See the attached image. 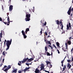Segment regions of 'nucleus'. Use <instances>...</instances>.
I'll use <instances>...</instances> for the list:
<instances>
[{
  "label": "nucleus",
  "mask_w": 73,
  "mask_h": 73,
  "mask_svg": "<svg viewBox=\"0 0 73 73\" xmlns=\"http://www.w3.org/2000/svg\"><path fill=\"white\" fill-rule=\"evenodd\" d=\"M11 42H12V39H11L10 40H7L6 42V46H7V48H6V50H8L9 48V47H10V45L11 44Z\"/></svg>",
  "instance_id": "1"
},
{
  "label": "nucleus",
  "mask_w": 73,
  "mask_h": 73,
  "mask_svg": "<svg viewBox=\"0 0 73 73\" xmlns=\"http://www.w3.org/2000/svg\"><path fill=\"white\" fill-rule=\"evenodd\" d=\"M26 18H25V20L26 21H29L30 20V17H31V14H29L28 13L26 12Z\"/></svg>",
  "instance_id": "2"
},
{
  "label": "nucleus",
  "mask_w": 73,
  "mask_h": 73,
  "mask_svg": "<svg viewBox=\"0 0 73 73\" xmlns=\"http://www.w3.org/2000/svg\"><path fill=\"white\" fill-rule=\"evenodd\" d=\"M71 11H73V7L72 9V6H70V8H69V10L67 13L68 15H70V13H71Z\"/></svg>",
  "instance_id": "3"
},
{
  "label": "nucleus",
  "mask_w": 73,
  "mask_h": 73,
  "mask_svg": "<svg viewBox=\"0 0 73 73\" xmlns=\"http://www.w3.org/2000/svg\"><path fill=\"white\" fill-rule=\"evenodd\" d=\"M71 25L70 24V22L69 23V25L67 24V28H66V30L68 31V30H69V29L70 30H71Z\"/></svg>",
  "instance_id": "4"
},
{
  "label": "nucleus",
  "mask_w": 73,
  "mask_h": 73,
  "mask_svg": "<svg viewBox=\"0 0 73 73\" xmlns=\"http://www.w3.org/2000/svg\"><path fill=\"white\" fill-rule=\"evenodd\" d=\"M62 49L63 50L64 52H68V48L67 47H63Z\"/></svg>",
  "instance_id": "5"
},
{
  "label": "nucleus",
  "mask_w": 73,
  "mask_h": 73,
  "mask_svg": "<svg viewBox=\"0 0 73 73\" xmlns=\"http://www.w3.org/2000/svg\"><path fill=\"white\" fill-rule=\"evenodd\" d=\"M41 66L40 67V68L41 69L40 70H43V69H44V67L45 66L44 65V64L42 63H41L40 64Z\"/></svg>",
  "instance_id": "6"
},
{
  "label": "nucleus",
  "mask_w": 73,
  "mask_h": 73,
  "mask_svg": "<svg viewBox=\"0 0 73 73\" xmlns=\"http://www.w3.org/2000/svg\"><path fill=\"white\" fill-rule=\"evenodd\" d=\"M22 35H23L24 36V38H26L27 37V35H25V33L24 32V30H23L22 32Z\"/></svg>",
  "instance_id": "7"
},
{
  "label": "nucleus",
  "mask_w": 73,
  "mask_h": 73,
  "mask_svg": "<svg viewBox=\"0 0 73 73\" xmlns=\"http://www.w3.org/2000/svg\"><path fill=\"white\" fill-rule=\"evenodd\" d=\"M62 20H61L60 21V24H61V29L62 30H63V27H64V25H63V24H62L63 23H62Z\"/></svg>",
  "instance_id": "8"
},
{
  "label": "nucleus",
  "mask_w": 73,
  "mask_h": 73,
  "mask_svg": "<svg viewBox=\"0 0 73 73\" xmlns=\"http://www.w3.org/2000/svg\"><path fill=\"white\" fill-rule=\"evenodd\" d=\"M7 21L8 22L7 23V25H9V24H10V19H9V17L7 18Z\"/></svg>",
  "instance_id": "9"
},
{
  "label": "nucleus",
  "mask_w": 73,
  "mask_h": 73,
  "mask_svg": "<svg viewBox=\"0 0 73 73\" xmlns=\"http://www.w3.org/2000/svg\"><path fill=\"white\" fill-rule=\"evenodd\" d=\"M71 67H72V66L70 65V64L68 63L67 64V67L68 68V69H69L71 68Z\"/></svg>",
  "instance_id": "10"
},
{
  "label": "nucleus",
  "mask_w": 73,
  "mask_h": 73,
  "mask_svg": "<svg viewBox=\"0 0 73 73\" xmlns=\"http://www.w3.org/2000/svg\"><path fill=\"white\" fill-rule=\"evenodd\" d=\"M28 60V58H27L23 59V61H22V62L23 63H24V62H26L27 60Z\"/></svg>",
  "instance_id": "11"
},
{
  "label": "nucleus",
  "mask_w": 73,
  "mask_h": 73,
  "mask_svg": "<svg viewBox=\"0 0 73 73\" xmlns=\"http://www.w3.org/2000/svg\"><path fill=\"white\" fill-rule=\"evenodd\" d=\"M35 73H40V70L38 69V68H36L35 69Z\"/></svg>",
  "instance_id": "12"
},
{
  "label": "nucleus",
  "mask_w": 73,
  "mask_h": 73,
  "mask_svg": "<svg viewBox=\"0 0 73 73\" xmlns=\"http://www.w3.org/2000/svg\"><path fill=\"white\" fill-rule=\"evenodd\" d=\"M9 9L10 11H12V9H13V6L11 5L9 7Z\"/></svg>",
  "instance_id": "13"
},
{
  "label": "nucleus",
  "mask_w": 73,
  "mask_h": 73,
  "mask_svg": "<svg viewBox=\"0 0 73 73\" xmlns=\"http://www.w3.org/2000/svg\"><path fill=\"white\" fill-rule=\"evenodd\" d=\"M67 43L68 44V45H71V44H72V42H71V41H70V40H69L67 41Z\"/></svg>",
  "instance_id": "14"
},
{
  "label": "nucleus",
  "mask_w": 73,
  "mask_h": 73,
  "mask_svg": "<svg viewBox=\"0 0 73 73\" xmlns=\"http://www.w3.org/2000/svg\"><path fill=\"white\" fill-rule=\"evenodd\" d=\"M28 31H29V28H26V29L25 33L27 34V32H28Z\"/></svg>",
  "instance_id": "15"
},
{
  "label": "nucleus",
  "mask_w": 73,
  "mask_h": 73,
  "mask_svg": "<svg viewBox=\"0 0 73 73\" xmlns=\"http://www.w3.org/2000/svg\"><path fill=\"white\" fill-rule=\"evenodd\" d=\"M28 70H29L28 68H27V67H26L25 69H24L23 70V71L24 72V73H25V72H27Z\"/></svg>",
  "instance_id": "16"
},
{
  "label": "nucleus",
  "mask_w": 73,
  "mask_h": 73,
  "mask_svg": "<svg viewBox=\"0 0 73 73\" xmlns=\"http://www.w3.org/2000/svg\"><path fill=\"white\" fill-rule=\"evenodd\" d=\"M46 65H48V64H51V63H50V62L49 61H46Z\"/></svg>",
  "instance_id": "17"
},
{
  "label": "nucleus",
  "mask_w": 73,
  "mask_h": 73,
  "mask_svg": "<svg viewBox=\"0 0 73 73\" xmlns=\"http://www.w3.org/2000/svg\"><path fill=\"white\" fill-rule=\"evenodd\" d=\"M56 22L57 25H58V27L59 26V24H60V21L58 20H56Z\"/></svg>",
  "instance_id": "18"
},
{
  "label": "nucleus",
  "mask_w": 73,
  "mask_h": 73,
  "mask_svg": "<svg viewBox=\"0 0 73 73\" xmlns=\"http://www.w3.org/2000/svg\"><path fill=\"white\" fill-rule=\"evenodd\" d=\"M64 60H62L61 62V63H62V66L63 67L64 66V64H63V63H64Z\"/></svg>",
  "instance_id": "19"
},
{
  "label": "nucleus",
  "mask_w": 73,
  "mask_h": 73,
  "mask_svg": "<svg viewBox=\"0 0 73 73\" xmlns=\"http://www.w3.org/2000/svg\"><path fill=\"white\" fill-rule=\"evenodd\" d=\"M17 69L13 70V71H12V72L13 73H15L16 72H17Z\"/></svg>",
  "instance_id": "20"
},
{
  "label": "nucleus",
  "mask_w": 73,
  "mask_h": 73,
  "mask_svg": "<svg viewBox=\"0 0 73 73\" xmlns=\"http://www.w3.org/2000/svg\"><path fill=\"white\" fill-rule=\"evenodd\" d=\"M11 66L10 65H9L7 66V69L8 70H9V69H11Z\"/></svg>",
  "instance_id": "21"
},
{
  "label": "nucleus",
  "mask_w": 73,
  "mask_h": 73,
  "mask_svg": "<svg viewBox=\"0 0 73 73\" xmlns=\"http://www.w3.org/2000/svg\"><path fill=\"white\" fill-rule=\"evenodd\" d=\"M56 44L57 46H58V47H60V43L58 42H57L56 43Z\"/></svg>",
  "instance_id": "22"
},
{
  "label": "nucleus",
  "mask_w": 73,
  "mask_h": 73,
  "mask_svg": "<svg viewBox=\"0 0 73 73\" xmlns=\"http://www.w3.org/2000/svg\"><path fill=\"white\" fill-rule=\"evenodd\" d=\"M8 70V69L7 68H5L4 70V71L5 72H6V73L7 72H8V71H7Z\"/></svg>",
  "instance_id": "23"
},
{
  "label": "nucleus",
  "mask_w": 73,
  "mask_h": 73,
  "mask_svg": "<svg viewBox=\"0 0 73 73\" xmlns=\"http://www.w3.org/2000/svg\"><path fill=\"white\" fill-rule=\"evenodd\" d=\"M2 22L3 23H5V25H7V23L6 22H5L4 20H3L2 21Z\"/></svg>",
  "instance_id": "24"
},
{
  "label": "nucleus",
  "mask_w": 73,
  "mask_h": 73,
  "mask_svg": "<svg viewBox=\"0 0 73 73\" xmlns=\"http://www.w3.org/2000/svg\"><path fill=\"white\" fill-rule=\"evenodd\" d=\"M45 51H48V48H47V47L45 46Z\"/></svg>",
  "instance_id": "25"
},
{
  "label": "nucleus",
  "mask_w": 73,
  "mask_h": 73,
  "mask_svg": "<svg viewBox=\"0 0 73 73\" xmlns=\"http://www.w3.org/2000/svg\"><path fill=\"white\" fill-rule=\"evenodd\" d=\"M47 56H51V54H50V53L48 52H47Z\"/></svg>",
  "instance_id": "26"
},
{
  "label": "nucleus",
  "mask_w": 73,
  "mask_h": 73,
  "mask_svg": "<svg viewBox=\"0 0 73 73\" xmlns=\"http://www.w3.org/2000/svg\"><path fill=\"white\" fill-rule=\"evenodd\" d=\"M28 60L27 61V62H30L31 61L30 59H29L28 58Z\"/></svg>",
  "instance_id": "27"
},
{
  "label": "nucleus",
  "mask_w": 73,
  "mask_h": 73,
  "mask_svg": "<svg viewBox=\"0 0 73 73\" xmlns=\"http://www.w3.org/2000/svg\"><path fill=\"white\" fill-rule=\"evenodd\" d=\"M65 45L66 46L65 47H68V43H67L66 42L65 43Z\"/></svg>",
  "instance_id": "28"
},
{
  "label": "nucleus",
  "mask_w": 73,
  "mask_h": 73,
  "mask_svg": "<svg viewBox=\"0 0 73 73\" xmlns=\"http://www.w3.org/2000/svg\"><path fill=\"white\" fill-rule=\"evenodd\" d=\"M2 35H3V34H2V32L0 33V37H1V38H2Z\"/></svg>",
  "instance_id": "29"
},
{
  "label": "nucleus",
  "mask_w": 73,
  "mask_h": 73,
  "mask_svg": "<svg viewBox=\"0 0 73 73\" xmlns=\"http://www.w3.org/2000/svg\"><path fill=\"white\" fill-rule=\"evenodd\" d=\"M7 66L6 65H5L4 66V68H2V70H4V69L5 68H7Z\"/></svg>",
  "instance_id": "30"
},
{
  "label": "nucleus",
  "mask_w": 73,
  "mask_h": 73,
  "mask_svg": "<svg viewBox=\"0 0 73 73\" xmlns=\"http://www.w3.org/2000/svg\"><path fill=\"white\" fill-rule=\"evenodd\" d=\"M2 54L3 56H5V51H4L3 53Z\"/></svg>",
  "instance_id": "31"
},
{
  "label": "nucleus",
  "mask_w": 73,
  "mask_h": 73,
  "mask_svg": "<svg viewBox=\"0 0 73 73\" xmlns=\"http://www.w3.org/2000/svg\"><path fill=\"white\" fill-rule=\"evenodd\" d=\"M44 33L46 36H48V33H47L46 31Z\"/></svg>",
  "instance_id": "32"
},
{
  "label": "nucleus",
  "mask_w": 73,
  "mask_h": 73,
  "mask_svg": "<svg viewBox=\"0 0 73 73\" xmlns=\"http://www.w3.org/2000/svg\"><path fill=\"white\" fill-rule=\"evenodd\" d=\"M47 43L48 44H50V45H51V43L50 42V41H48Z\"/></svg>",
  "instance_id": "33"
},
{
  "label": "nucleus",
  "mask_w": 73,
  "mask_h": 73,
  "mask_svg": "<svg viewBox=\"0 0 73 73\" xmlns=\"http://www.w3.org/2000/svg\"><path fill=\"white\" fill-rule=\"evenodd\" d=\"M52 46L54 47V48H55L56 49H57V47H56V46H55V45L54 44H53L52 45Z\"/></svg>",
  "instance_id": "34"
},
{
  "label": "nucleus",
  "mask_w": 73,
  "mask_h": 73,
  "mask_svg": "<svg viewBox=\"0 0 73 73\" xmlns=\"http://www.w3.org/2000/svg\"><path fill=\"white\" fill-rule=\"evenodd\" d=\"M38 60V59H37L36 58V60H34V62H36Z\"/></svg>",
  "instance_id": "35"
},
{
  "label": "nucleus",
  "mask_w": 73,
  "mask_h": 73,
  "mask_svg": "<svg viewBox=\"0 0 73 73\" xmlns=\"http://www.w3.org/2000/svg\"><path fill=\"white\" fill-rule=\"evenodd\" d=\"M46 25V22H45V23H44V25H43V27H44V25Z\"/></svg>",
  "instance_id": "36"
},
{
  "label": "nucleus",
  "mask_w": 73,
  "mask_h": 73,
  "mask_svg": "<svg viewBox=\"0 0 73 73\" xmlns=\"http://www.w3.org/2000/svg\"><path fill=\"white\" fill-rule=\"evenodd\" d=\"M67 61L68 62H71V60H67Z\"/></svg>",
  "instance_id": "37"
},
{
  "label": "nucleus",
  "mask_w": 73,
  "mask_h": 73,
  "mask_svg": "<svg viewBox=\"0 0 73 73\" xmlns=\"http://www.w3.org/2000/svg\"><path fill=\"white\" fill-rule=\"evenodd\" d=\"M19 63L20 64H23V61H19Z\"/></svg>",
  "instance_id": "38"
},
{
  "label": "nucleus",
  "mask_w": 73,
  "mask_h": 73,
  "mask_svg": "<svg viewBox=\"0 0 73 73\" xmlns=\"http://www.w3.org/2000/svg\"><path fill=\"white\" fill-rule=\"evenodd\" d=\"M30 61H33V60H34V58H30Z\"/></svg>",
  "instance_id": "39"
},
{
  "label": "nucleus",
  "mask_w": 73,
  "mask_h": 73,
  "mask_svg": "<svg viewBox=\"0 0 73 73\" xmlns=\"http://www.w3.org/2000/svg\"><path fill=\"white\" fill-rule=\"evenodd\" d=\"M72 36H70V38H69V40H72Z\"/></svg>",
  "instance_id": "40"
},
{
  "label": "nucleus",
  "mask_w": 73,
  "mask_h": 73,
  "mask_svg": "<svg viewBox=\"0 0 73 73\" xmlns=\"http://www.w3.org/2000/svg\"><path fill=\"white\" fill-rule=\"evenodd\" d=\"M52 64H50V66L49 67V68L50 69V68H52Z\"/></svg>",
  "instance_id": "41"
},
{
  "label": "nucleus",
  "mask_w": 73,
  "mask_h": 73,
  "mask_svg": "<svg viewBox=\"0 0 73 73\" xmlns=\"http://www.w3.org/2000/svg\"><path fill=\"white\" fill-rule=\"evenodd\" d=\"M63 70H62V72H64V70H65V68H64V67H63Z\"/></svg>",
  "instance_id": "42"
},
{
  "label": "nucleus",
  "mask_w": 73,
  "mask_h": 73,
  "mask_svg": "<svg viewBox=\"0 0 73 73\" xmlns=\"http://www.w3.org/2000/svg\"><path fill=\"white\" fill-rule=\"evenodd\" d=\"M73 48H72V49L71 50V53H72V52H73Z\"/></svg>",
  "instance_id": "43"
},
{
  "label": "nucleus",
  "mask_w": 73,
  "mask_h": 73,
  "mask_svg": "<svg viewBox=\"0 0 73 73\" xmlns=\"http://www.w3.org/2000/svg\"><path fill=\"white\" fill-rule=\"evenodd\" d=\"M26 65H27V66H29V64H28L27 63H26Z\"/></svg>",
  "instance_id": "44"
},
{
  "label": "nucleus",
  "mask_w": 73,
  "mask_h": 73,
  "mask_svg": "<svg viewBox=\"0 0 73 73\" xmlns=\"http://www.w3.org/2000/svg\"><path fill=\"white\" fill-rule=\"evenodd\" d=\"M40 34L42 35V30H41L40 32Z\"/></svg>",
  "instance_id": "45"
},
{
  "label": "nucleus",
  "mask_w": 73,
  "mask_h": 73,
  "mask_svg": "<svg viewBox=\"0 0 73 73\" xmlns=\"http://www.w3.org/2000/svg\"><path fill=\"white\" fill-rule=\"evenodd\" d=\"M4 60H5V59L4 58L2 60H3V63H4Z\"/></svg>",
  "instance_id": "46"
},
{
  "label": "nucleus",
  "mask_w": 73,
  "mask_h": 73,
  "mask_svg": "<svg viewBox=\"0 0 73 73\" xmlns=\"http://www.w3.org/2000/svg\"><path fill=\"white\" fill-rule=\"evenodd\" d=\"M2 9H3H3H4V7H3V5H2Z\"/></svg>",
  "instance_id": "47"
},
{
  "label": "nucleus",
  "mask_w": 73,
  "mask_h": 73,
  "mask_svg": "<svg viewBox=\"0 0 73 73\" xmlns=\"http://www.w3.org/2000/svg\"><path fill=\"white\" fill-rule=\"evenodd\" d=\"M18 65H19V66H21V64H20L18 63Z\"/></svg>",
  "instance_id": "48"
},
{
  "label": "nucleus",
  "mask_w": 73,
  "mask_h": 73,
  "mask_svg": "<svg viewBox=\"0 0 73 73\" xmlns=\"http://www.w3.org/2000/svg\"><path fill=\"white\" fill-rule=\"evenodd\" d=\"M0 21H2V19L1 17H0Z\"/></svg>",
  "instance_id": "49"
},
{
  "label": "nucleus",
  "mask_w": 73,
  "mask_h": 73,
  "mask_svg": "<svg viewBox=\"0 0 73 73\" xmlns=\"http://www.w3.org/2000/svg\"><path fill=\"white\" fill-rule=\"evenodd\" d=\"M18 72L19 73H21V72H21V71H19Z\"/></svg>",
  "instance_id": "50"
},
{
  "label": "nucleus",
  "mask_w": 73,
  "mask_h": 73,
  "mask_svg": "<svg viewBox=\"0 0 73 73\" xmlns=\"http://www.w3.org/2000/svg\"><path fill=\"white\" fill-rule=\"evenodd\" d=\"M64 68L65 69L66 68V66H65V65H64Z\"/></svg>",
  "instance_id": "51"
},
{
  "label": "nucleus",
  "mask_w": 73,
  "mask_h": 73,
  "mask_svg": "<svg viewBox=\"0 0 73 73\" xmlns=\"http://www.w3.org/2000/svg\"><path fill=\"white\" fill-rule=\"evenodd\" d=\"M47 52H48V51H45V53L46 54H47Z\"/></svg>",
  "instance_id": "52"
},
{
  "label": "nucleus",
  "mask_w": 73,
  "mask_h": 73,
  "mask_svg": "<svg viewBox=\"0 0 73 73\" xmlns=\"http://www.w3.org/2000/svg\"><path fill=\"white\" fill-rule=\"evenodd\" d=\"M50 48H51V49H53V47H52V46L50 47Z\"/></svg>",
  "instance_id": "53"
},
{
  "label": "nucleus",
  "mask_w": 73,
  "mask_h": 73,
  "mask_svg": "<svg viewBox=\"0 0 73 73\" xmlns=\"http://www.w3.org/2000/svg\"><path fill=\"white\" fill-rule=\"evenodd\" d=\"M72 61H73V57L72 58Z\"/></svg>",
  "instance_id": "54"
},
{
  "label": "nucleus",
  "mask_w": 73,
  "mask_h": 73,
  "mask_svg": "<svg viewBox=\"0 0 73 73\" xmlns=\"http://www.w3.org/2000/svg\"><path fill=\"white\" fill-rule=\"evenodd\" d=\"M44 42H45V41H46V39H44Z\"/></svg>",
  "instance_id": "55"
},
{
  "label": "nucleus",
  "mask_w": 73,
  "mask_h": 73,
  "mask_svg": "<svg viewBox=\"0 0 73 73\" xmlns=\"http://www.w3.org/2000/svg\"><path fill=\"white\" fill-rule=\"evenodd\" d=\"M58 53L59 54H60V51H58Z\"/></svg>",
  "instance_id": "56"
},
{
  "label": "nucleus",
  "mask_w": 73,
  "mask_h": 73,
  "mask_svg": "<svg viewBox=\"0 0 73 73\" xmlns=\"http://www.w3.org/2000/svg\"><path fill=\"white\" fill-rule=\"evenodd\" d=\"M73 14H71V17H72V15Z\"/></svg>",
  "instance_id": "57"
},
{
  "label": "nucleus",
  "mask_w": 73,
  "mask_h": 73,
  "mask_svg": "<svg viewBox=\"0 0 73 73\" xmlns=\"http://www.w3.org/2000/svg\"><path fill=\"white\" fill-rule=\"evenodd\" d=\"M7 16H8V15H9V13H7Z\"/></svg>",
  "instance_id": "58"
},
{
  "label": "nucleus",
  "mask_w": 73,
  "mask_h": 73,
  "mask_svg": "<svg viewBox=\"0 0 73 73\" xmlns=\"http://www.w3.org/2000/svg\"><path fill=\"white\" fill-rule=\"evenodd\" d=\"M48 46H49L50 47V48L51 46H50V45H48Z\"/></svg>",
  "instance_id": "59"
},
{
  "label": "nucleus",
  "mask_w": 73,
  "mask_h": 73,
  "mask_svg": "<svg viewBox=\"0 0 73 73\" xmlns=\"http://www.w3.org/2000/svg\"><path fill=\"white\" fill-rule=\"evenodd\" d=\"M51 56H52L53 55V53L51 52Z\"/></svg>",
  "instance_id": "60"
},
{
  "label": "nucleus",
  "mask_w": 73,
  "mask_h": 73,
  "mask_svg": "<svg viewBox=\"0 0 73 73\" xmlns=\"http://www.w3.org/2000/svg\"><path fill=\"white\" fill-rule=\"evenodd\" d=\"M28 68V69L29 70L30 69V67H29L28 68Z\"/></svg>",
  "instance_id": "61"
},
{
  "label": "nucleus",
  "mask_w": 73,
  "mask_h": 73,
  "mask_svg": "<svg viewBox=\"0 0 73 73\" xmlns=\"http://www.w3.org/2000/svg\"><path fill=\"white\" fill-rule=\"evenodd\" d=\"M44 71H45V72H47L48 71L46 70H45Z\"/></svg>",
  "instance_id": "62"
},
{
  "label": "nucleus",
  "mask_w": 73,
  "mask_h": 73,
  "mask_svg": "<svg viewBox=\"0 0 73 73\" xmlns=\"http://www.w3.org/2000/svg\"><path fill=\"white\" fill-rule=\"evenodd\" d=\"M2 66V64H1V65H0V67Z\"/></svg>",
  "instance_id": "63"
},
{
  "label": "nucleus",
  "mask_w": 73,
  "mask_h": 73,
  "mask_svg": "<svg viewBox=\"0 0 73 73\" xmlns=\"http://www.w3.org/2000/svg\"><path fill=\"white\" fill-rule=\"evenodd\" d=\"M50 37V36H49V35L48 36V37Z\"/></svg>",
  "instance_id": "64"
}]
</instances>
